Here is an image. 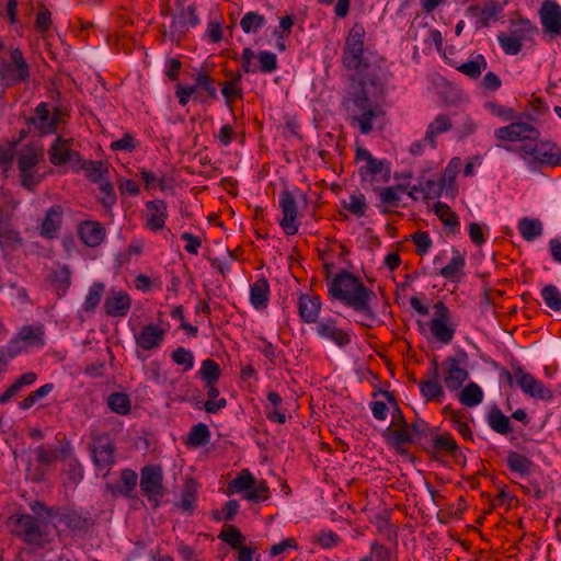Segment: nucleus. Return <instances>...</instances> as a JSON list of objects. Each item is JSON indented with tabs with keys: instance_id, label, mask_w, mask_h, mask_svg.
Segmentation results:
<instances>
[{
	"instance_id": "nucleus-1",
	"label": "nucleus",
	"mask_w": 561,
	"mask_h": 561,
	"mask_svg": "<svg viewBox=\"0 0 561 561\" xmlns=\"http://www.w3.org/2000/svg\"><path fill=\"white\" fill-rule=\"evenodd\" d=\"M380 87L378 77L367 73L358 79L357 84L353 85V90L343 100L350 124L357 127L363 135L373 130V121L379 114L369 94L377 92Z\"/></svg>"
},
{
	"instance_id": "nucleus-2",
	"label": "nucleus",
	"mask_w": 561,
	"mask_h": 561,
	"mask_svg": "<svg viewBox=\"0 0 561 561\" xmlns=\"http://www.w3.org/2000/svg\"><path fill=\"white\" fill-rule=\"evenodd\" d=\"M329 295L359 313L365 320H377V313L371 306L377 298L376 294L352 273L342 271L335 275L329 284Z\"/></svg>"
},
{
	"instance_id": "nucleus-3",
	"label": "nucleus",
	"mask_w": 561,
	"mask_h": 561,
	"mask_svg": "<svg viewBox=\"0 0 561 561\" xmlns=\"http://www.w3.org/2000/svg\"><path fill=\"white\" fill-rule=\"evenodd\" d=\"M5 526L13 537L34 550L51 542L45 523L32 514L16 512L7 518Z\"/></svg>"
},
{
	"instance_id": "nucleus-4",
	"label": "nucleus",
	"mask_w": 561,
	"mask_h": 561,
	"mask_svg": "<svg viewBox=\"0 0 561 561\" xmlns=\"http://www.w3.org/2000/svg\"><path fill=\"white\" fill-rule=\"evenodd\" d=\"M510 152H516L533 172H538L545 165L556 167L561 164V149L550 141L525 142L518 148L510 145H497Z\"/></svg>"
},
{
	"instance_id": "nucleus-5",
	"label": "nucleus",
	"mask_w": 561,
	"mask_h": 561,
	"mask_svg": "<svg viewBox=\"0 0 561 561\" xmlns=\"http://www.w3.org/2000/svg\"><path fill=\"white\" fill-rule=\"evenodd\" d=\"M537 26L526 18L512 20L507 34L497 36L499 44L506 55H517L527 43H533Z\"/></svg>"
},
{
	"instance_id": "nucleus-6",
	"label": "nucleus",
	"mask_w": 561,
	"mask_h": 561,
	"mask_svg": "<svg viewBox=\"0 0 561 561\" xmlns=\"http://www.w3.org/2000/svg\"><path fill=\"white\" fill-rule=\"evenodd\" d=\"M31 67L20 48L10 51L9 59L0 60V83L4 88H12L28 82Z\"/></svg>"
},
{
	"instance_id": "nucleus-7",
	"label": "nucleus",
	"mask_w": 561,
	"mask_h": 561,
	"mask_svg": "<svg viewBox=\"0 0 561 561\" xmlns=\"http://www.w3.org/2000/svg\"><path fill=\"white\" fill-rule=\"evenodd\" d=\"M365 28L362 24H354L350 30L342 55L343 66L348 70H355L360 75L368 65L364 61Z\"/></svg>"
},
{
	"instance_id": "nucleus-8",
	"label": "nucleus",
	"mask_w": 561,
	"mask_h": 561,
	"mask_svg": "<svg viewBox=\"0 0 561 561\" xmlns=\"http://www.w3.org/2000/svg\"><path fill=\"white\" fill-rule=\"evenodd\" d=\"M72 446L66 440L60 448L48 445H41L35 450L37 467L31 473V479L35 482L43 481L47 469L54 465L59 458L67 459L72 455Z\"/></svg>"
},
{
	"instance_id": "nucleus-9",
	"label": "nucleus",
	"mask_w": 561,
	"mask_h": 561,
	"mask_svg": "<svg viewBox=\"0 0 561 561\" xmlns=\"http://www.w3.org/2000/svg\"><path fill=\"white\" fill-rule=\"evenodd\" d=\"M140 490L153 507L160 505V500L167 493L163 485V472L160 466H145L140 470Z\"/></svg>"
},
{
	"instance_id": "nucleus-10",
	"label": "nucleus",
	"mask_w": 561,
	"mask_h": 561,
	"mask_svg": "<svg viewBox=\"0 0 561 561\" xmlns=\"http://www.w3.org/2000/svg\"><path fill=\"white\" fill-rule=\"evenodd\" d=\"M507 381L512 385L515 382L526 394L538 398L543 401H550L553 398L550 389L545 387L541 381L537 380L533 375L525 373L522 367H513L512 373L505 371Z\"/></svg>"
},
{
	"instance_id": "nucleus-11",
	"label": "nucleus",
	"mask_w": 561,
	"mask_h": 561,
	"mask_svg": "<svg viewBox=\"0 0 561 561\" xmlns=\"http://www.w3.org/2000/svg\"><path fill=\"white\" fill-rule=\"evenodd\" d=\"M435 316L430 322L432 335L443 344H449L455 335L456 325L451 320V313L443 301L434 304Z\"/></svg>"
},
{
	"instance_id": "nucleus-12",
	"label": "nucleus",
	"mask_w": 561,
	"mask_h": 561,
	"mask_svg": "<svg viewBox=\"0 0 561 561\" xmlns=\"http://www.w3.org/2000/svg\"><path fill=\"white\" fill-rule=\"evenodd\" d=\"M90 451L98 470L108 471L115 463L116 447L107 434L91 433Z\"/></svg>"
},
{
	"instance_id": "nucleus-13",
	"label": "nucleus",
	"mask_w": 561,
	"mask_h": 561,
	"mask_svg": "<svg viewBox=\"0 0 561 561\" xmlns=\"http://www.w3.org/2000/svg\"><path fill=\"white\" fill-rule=\"evenodd\" d=\"M278 204L282 210L279 226L286 236L296 234L299 230L300 222L298 219V204L294 193L287 188L283 190L279 194Z\"/></svg>"
},
{
	"instance_id": "nucleus-14",
	"label": "nucleus",
	"mask_w": 561,
	"mask_h": 561,
	"mask_svg": "<svg viewBox=\"0 0 561 561\" xmlns=\"http://www.w3.org/2000/svg\"><path fill=\"white\" fill-rule=\"evenodd\" d=\"M467 358V354L461 352L457 356H449L443 362L444 370V382L449 391L459 390L463 382L468 379L469 373L462 367L463 362Z\"/></svg>"
},
{
	"instance_id": "nucleus-15",
	"label": "nucleus",
	"mask_w": 561,
	"mask_h": 561,
	"mask_svg": "<svg viewBox=\"0 0 561 561\" xmlns=\"http://www.w3.org/2000/svg\"><path fill=\"white\" fill-rule=\"evenodd\" d=\"M494 136L500 141H537L540 131L531 124L513 122L507 126L495 129Z\"/></svg>"
},
{
	"instance_id": "nucleus-16",
	"label": "nucleus",
	"mask_w": 561,
	"mask_h": 561,
	"mask_svg": "<svg viewBox=\"0 0 561 561\" xmlns=\"http://www.w3.org/2000/svg\"><path fill=\"white\" fill-rule=\"evenodd\" d=\"M185 1L186 0H176L175 4L178 8H181V13L173 15L170 25L171 36L176 39H182L190 27H196L199 24L195 4H190L185 8Z\"/></svg>"
},
{
	"instance_id": "nucleus-17",
	"label": "nucleus",
	"mask_w": 561,
	"mask_h": 561,
	"mask_svg": "<svg viewBox=\"0 0 561 561\" xmlns=\"http://www.w3.org/2000/svg\"><path fill=\"white\" fill-rule=\"evenodd\" d=\"M314 331L320 339L332 342L340 348L351 344V334L348 331L337 325V320L331 317L323 318L314 323Z\"/></svg>"
},
{
	"instance_id": "nucleus-18",
	"label": "nucleus",
	"mask_w": 561,
	"mask_h": 561,
	"mask_svg": "<svg viewBox=\"0 0 561 561\" xmlns=\"http://www.w3.org/2000/svg\"><path fill=\"white\" fill-rule=\"evenodd\" d=\"M73 144V138L66 139L61 136H58L48 149L50 163L55 167H59L66 163L81 162L82 159L80 153L72 149Z\"/></svg>"
},
{
	"instance_id": "nucleus-19",
	"label": "nucleus",
	"mask_w": 561,
	"mask_h": 561,
	"mask_svg": "<svg viewBox=\"0 0 561 561\" xmlns=\"http://www.w3.org/2000/svg\"><path fill=\"white\" fill-rule=\"evenodd\" d=\"M540 23L547 34L561 33V7L553 0H545L539 9Z\"/></svg>"
},
{
	"instance_id": "nucleus-20",
	"label": "nucleus",
	"mask_w": 561,
	"mask_h": 561,
	"mask_svg": "<svg viewBox=\"0 0 561 561\" xmlns=\"http://www.w3.org/2000/svg\"><path fill=\"white\" fill-rule=\"evenodd\" d=\"M104 312L111 318H125L131 308V298L124 290H111L103 304Z\"/></svg>"
},
{
	"instance_id": "nucleus-21",
	"label": "nucleus",
	"mask_w": 561,
	"mask_h": 561,
	"mask_svg": "<svg viewBox=\"0 0 561 561\" xmlns=\"http://www.w3.org/2000/svg\"><path fill=\"white\" fill-rule=\"evenodd\" d=\"M26 125L38 134L45 136L56 133V126L50 117L49 105L41 102L34 110V114L26 118Z\"/></svg>"
},
{
	"instance_id": "nucleus-22",
	"label": "nucleus",
	"mask_w": 561,
	"mask_h": 561,
	"mask_svg": "<svg viewBox=\"0 0 561 561\" xmlns=\"http://www.w3.org/2000/svg\"><path fill=\"white\" fill-rule=\"evenodd\" d=\"M55 518L60 524H64L75 535L85 534L92 526V522L88 516L82 515L80 512L71 508H59Z\"/></svg>"
},
{
	"instance_id": "nucleus-23",
	"label": "nucleus",
	"mask_w": 561,
	"mask_h": 561,
	"mask_svg": "<svg viewBox=\"0 0 561 561\" xmlns=\"http://www.w3.org/2000/svg\"><path fill=\"white\" fill-rule=\"evenodd\" d=\"M165 337V330L149 323L135 334L136 345L144 351H152L161 346Z\"/></svg>"
},
{
	"instance_id": "nucleus-24",
	"label": "nucleus",
	"mask_w": 561,
	"mask_h": 561,
	"mask_svg": "<svg viewBox=\"0 0 561 561\" xmlns=\"http://www.w3.org/2000/svg\"><path fill=\"white\" fill-rule=\"evenodd\" d=\"M322 302L318 295L301 293L298 298V314L304 323H317Z\"/></svg>"
},
{
	"instance_id": "nucleus-25",
	"label": "nucleus",
	"mask_w": 561,
	"mask_h": 561,
	"mask_svg": "<svg viewBox=\"0 0 561 561\" xmlns=\"http://www.w3.org/2000/svg\"><path fill=\"white\" fill-rule=\"evenodd\" d=\"M78 236L84 245L95 248L103 243L106 231L99 221L84 220L78 226Z\"/></svg>"
},
{
	"instance_id": "nucleus-26",
	"label": "nucleus",
	"mask_w": 561,
	"mask_h": 561,
	"mask_svg": "<svg viewBox=\"0 0 561 561\" xmlns=\"http://www.w3.org/2000/svg\"><path fill=\"white\" fill-rule=\"evenodd\" d=\"M145 226L151 231L163 229L168 217L167 203L163 199H154L146 203Z\"/></svg>"
},
{
	"instance_id": "nucleus-27",
	"label": "nucleus",
	"mask_w": 561,
	"mask_h": 561,
	"mask_svg": "<svg viewBox=\"0 0 561 561\" xmlns=\"http://www.w3.org/2000/svg\"><path fill=\"white\" fill-rule=\"evenodd\" d=\"M64 217V209L60 205H54L46 211L39 233L46 239H56L59 234Z\"/></svg>"
},
{
	"instance_id": "nucleus-28",
	"label": "nucleus",
	"mask_w": 561,
	"mask_h": 561,
	"mask_svg": "<svg viewBox=\"0 0 561 561\" xmlns=\"http://www.w3.org/2000/svg\"><path fill=\"white\" fill-rule=\"evenodd\" d=\"M451 121L447 114L440 113L435 119L427 126L424 141H426L431 148L435 149L437 146L436 137L451 129Z\"/></svg>"
},
{
	"instance_id": "nucleus-29",
	"label": "nucleus",
	"mask_w": 561,
	"mask_h": 561,
	"mask_svg": "<svg viewBox=\"0 0 561 561\" xmlns=\"http://www.w3.org/2000/svg\"><path fill=\"white\" fill-rule=\"evenodd\" d=\"M270 300V285L266 278H259L251 285L250 288V302L260 310L267 307Z\"/></svg>"
},
{
	"instance_id": "nucleus-30",
	"label": "nucleus",
	"mask_w": 561,
	"mask_h": 561,
	"mask_svg": "<svg viewBox=\"0 0 561 561\" xmlns=\"http://www.w3.org/2000/svg\"><path fill=\"white\" fill-rule=\"evenodd\" d=\"M138 476L131 469H124L121 472V484H116L112 488L114 495H123L128 499H133V492L137 485Z\"/></svg>"
},
{
	"instance_id": "nucleus-31",
	"label": "nucleus",
	"mask_w": 561,
	"mask_h": 561,
	"mask_svg": "<svg viewBox=\"0 0 561 561\" xmlns=\"http://www.w3.org/2000/svg\"><path fill=\"white\" fill-rule=\"evenodd\" d=\"M488 425L501 435H507L512 432L510 419L502 412L497 405H493L486 416Z\"/></svg>"
},
{
	"instance_id": "nucleus-32",
	"label": "nucleus",
	"mask_w": 561,
	"mask_h": 561,
	"mask_svg": "<svg viewBox=\"0 0 561 561\" xmlns=\"http://www.w3.org/2000/svg\"><path fill=\"white\" fill-rule=\"evenodd\" d=\"M376 191L383 205L397 208L401 206V194L407 192V187L402 184H398L396 186L377 188Z\"/></svg>"
},
{
	"instance_id": "nucleus-33",
	"label": "nucleus",
	"mask_w": 561,
	"mask_h": 561,
	"mask_svg": "<svg viewBox=\"0 0 561 561\" xmlns=\"http://www.w3.org/2000/svg\"><path fill=\"white\" fill-rule=\"evenodd\" d=\"M507 467L512 472H516L520 476H527L531 471L533 461L526 456L518 454L517 451H508L507 454Z\"/></svg>"
},
{
	"instance_id": "nucleus-34",
	"label": "nucleus",
	"mask_w": 561,
	"mask_h": 561,
	"mask_svg": "<svg viewBox=\"0 0 561 561\" xmlns=\"http://www.w3.org/2000/svg\"><path fill=\"white\" fill-rule=\"evenodd\" d=\"M18 336L30 346L41 347L45 344L43 325H24L19 330Z\"/></svg>"
},
{
	"instance_id": "nucleus-35",
	"label": "nucleus",
	"mask_w": 561,
	"mask_h": 561,
	"mask_svg": "<svg viewBox=\"0 0 561 561\" xmlns=\"http://www.w3.org/2000/svg\"><path fill=\"white\" fill-rule=\"evenodd\" d=\"M420 392L426 402L434 401L440 403L445 397L444 388L438 380H422L420 382Z\"/></svg>"
},
{
	"instance_id": "nucleus-36",
	"label": "nucleus",
	"mask_w": 561,
	"mask_h": 561,
	"mask_svg": "<svg viewBox=\"0 0 561 561\" xmlns=\"http://www.w3.org/2000/svg\"><path fill=\"white\" fill-rule=\"evenodd\" d=\"M488 67V62L483 55L479 54L473 59L468 60L457 67V70L469 77L470 79H478L482 71Z\"/></svg>"
},
{
	"instance_id": "nucleus-37",
	"label": "nucleus",
	"mask_w": 561,
	"mask_h": 561,
	"mask_svg": "<svg viewBox=\"0 0 561 561\" xmlns=\"http://www.w3.org/2000/svg\"><path fill=\"white\" fill-rule=\"evenodd\" d=\"M460 403L465 407H476L483 400L482 389L474 382L467 385L458 394Z\"/></svg>"
},
{
	"instance_id": "nucleus-38",
	"label": "nucleus",
	"mask_w": 561,
	"mask_h": 561,
	"mask_svg": "<svg viewBox=\"0 0 561 561\" xmlns=\"http://www.w3.org/2000/svg\"><path fill=\"white\" fill-rule=\"evenodd\" d=\"M468 10L472 12L473 15L478 16L482 26H488L490 21L499 14L501 8L496 2L490 1L483 7L471 5Z\"/></svg>"
},
{
	"instance_id": "nucleus-39",
	"label": "nucleus",
	"mask_w": 561,
	"mask_h": 561,
	"mask_svg": "<svg viewBox=\"0 0 561 561\" xmlns=\"http://www.w3.org/2000/svg\"><path fill=\"white\" fill-rule=\"evenodd\" d=\"M104 291L105 285L101 282H94L89 287L88 295L85 296V299L82 304V309L88 313L94 312L102 299Z\"/></svg>"
},
{
	"instance_id": "nucleus-40",
	"label": "nucleus",
	"mask_w": 561,
	"mask_h": 561,
	"mask_svg": "<svg viewBox=\"0 0 561 561\" xmlns=\"http://www.w3.org/2000/svg\"><path fill=\"white\" fill-rule=\"evenodd\" d=\"M518 231L524 240L534 241L542 234V224L539 219L523 218L518 222Z\"/></svg>"
},
{
	"instance_id": "nucleus-41",
	"label": "nucleus",
	"mask_w": 561,
	"mask_h": 561,
	"mask_svg": "<svg viewBox=\"0 0 561 561\" xmlns=\"http://www.w3.org/2000/svg\"><path fill=\"white\" fill-rule=\"evenodd\" d=\"M379 176L382 181L390 179V168L385 160H378L375 157L360 168V174Z\"/></svg>"
},
{
	"instance_id": "nucleus-42",
	"label": "nucleus",
	"mask_w": 561,
	"mask_h": 561,
	"mask_svg": "<svg viewBox=\"0 0 561 561\" xmlns=\"http://www.w3.org/2000/svg\"><path fill=\"white\" fill-rule=\"evenodd\" d=\"M209 439L210 431L208 426L204 423H198L191 428L185 444L187 446L198 447L208 444Z\"/></svg>"
},
{
	"instance_id": "nucleus-43",
	"label": "nucleus",
	"mask_w": 561,
	"mask_h": 561,
	"mask_svg": "<svg viewBox=\"0 0 561 561\" xmlns=\"http://www.w3.org/2000/svg\"><path fill=\"white\" fill-rule=\"evenodd\" d=\"M433 449L437 453L445 451L450 456H456L459 447L450 433L438 434L433 437Z\"/></svg>"
},
{
	"instance_id": "nucleus-44",
	"label": "nucleus",
	"mask_w": 561,
	"mask_h": 561,
	"mask_svg": "<svg viewBox=\"0 0 561 561\" xmlns=\"http://www.w3.org/2000/svg\"><path fill=\"white\" fill-rule=\"evenodd\" d=\"M197 488L193 480L185 483L179 506L185 513L193 514L196 507Z\"/></svg>"
},
{
	"instance_id": "nucleus-45",
	"label": "nucleus",
	"mask_w": 561,
	"mask_h": 561,
	"mask_svg": "<svg viewBox=\"0 0 561 561\" xmlns=\"http://www.w3.org/2000/svg\"><path fill=\"white\" fill-rule=\"evenodd\" d=\"M218 538L234 550L244 546L245 541L244 535L233 525H225Z\"/></svg>"
},
{
	"instance_id": "nucleus-46",
	"label": "nucleus",
	"mask_w": 561,
	"mask_h": 561,
	"mask_svg": "<svg viewBox=\"0 0 561 561\" xmlns=\"http://www.w3.org/2000/svg\"><path fill=\"white\" fill-rule=\"evenodd\" d=\"M107 405L116 414L126 415L130 412L131 402L124 392H113L107 398Z\"/></svg>"
},
{
	"instance_id": "nucleus-47",
	"label": "nucleus",
	"mask_w": 561,
	"mask_h": 561,
	"mask_svg": "<svg viewBox=\"0 0 561 561\" xmlns=\"http://www.w3.org/2000/svg\"><path fill=\"white\" fill-rule=\"evenodd\" d=\"M81 168L85 172L88 180L92 183L101 182L108 170V167L104 161L93 160L83 161Z\"/></svg>"
},
{
	"instance_id": "nucleus-48",
	"label": "nucleus",
	"mask_w": 561,
	"mask_h": 561,
	"mask_svg": "<svg viewBox=\"0 0 561 561\" xmlns=\"http://www.w3.org/2000/svg\"><path fill=\"white\" fill-rule=\"evenodd\" d=\"M39 158L35 147L25 146L18 157V168L20 172H25L34 169L38 163Z\"/></svg>"
},
{
	"instance_id": "nucleus-49",
	"label": "nucleus",
	"mask_w": 561,
	"mask_h": 561,
	"mask_svg": "<svg viewBox=\"0 0 561 561\" xmlns=\"http://www.w3.org/2000/svg\"><path fill=\"white\" fill-rule=\"evenodd\" d=\"M465 264V256L459 251H454V255L449 263L439 271V274L444 278L453 280L460 274Z\"/></svg>"
},
{
	"instance_id": "nucleus-50",
	"label": "nucleus",
	"mask_w": 561,
	"mask_h": 561,
	"mask_svg": "<svg viewBox=\"0 0 561 561\" xmlns=\"http://www.w3.org/2000/svg\"><path fill=\"white\" fill-rule=\"evenodd\" d=\"M254 477L248 470H243L236 479L228 483L229 494L249 492L254 486Z\"/></svg>"
},
{
	"instance_id": "nucleus-51",
	"label": "nucleus",
	"mask_w": 561,
	"mask_h": 561,
	"mask_svg": "<svg viewBox=\"0 0 561 561\" xmlns=\"http://www.w3.org/2000/svg\"><path fill=\"white\" fill-rule=\"evenodd\" d=\"M198 375L205 383H217L221 375V369L216 360L207 358L202 363Z\"/></svg>"
},
{
	"instance_id": "nucleus-52",
	"label": "nucleus",
	"mask_w": 561,
	"mask_h": 561,
	"mask_svg": "<svg viewBox=\"0 0 561 561\" xmlns=\"http://www.w3.org/2000/svg\"><path fill=\"white\" fill-rule=\"evenodd\" d=\"M205 387L207 388L208 400L204 403V409L208 413H217L227 405V400L224 398L216 400L219 396L216 383H205Z\"/></svg>"
},
{
	"instance_id": "nucleus-53",
	"label": "nucleus",
	"mask_w": 561,
	"mask_h": 561,
	"mask_svg": "<svg viewBox=\"0 0 561 561\" xmlns=\"http://www.w3.org/2000/svg\"><path fill=\"white\" fill-rule=\"evenodd\" d=\"M241 78L242 75L238 72L230 81L225 82L222 85L221 93L229 106L234 99L242 98V89L240 87Z\"/></svg>"
},
{
	"instance_id": "nucleus-54",
	"label": "nucleus",
	"mask_w": 561,
	"mask_h": 561,
	"mask_svg": "<svg viewBox=\"0 0 561 561\" xmlns=\"http://www.w3.org/2000/svg\"><path fill=\"white\" fill-rule=\"evenodd\" d=\"M434 211L443 224L451 229L459 227L457 215L450 209V207L442 202L434 204Z\"/></svg>"
},
{
	"instance_id": "nucleus-55",
	"label": "nucleus",
	"mask_w": 561,
	"mask_h": 561,
	"mask_svg": "<svg viewBox=\"0 0 561 561\" xmlns=\"http://www.w3.org/2000/svg\"><path fill=\"white\" fill-rule=\"evenodd\" d=\"M541 297L548 308L553 311H561V291L557 286L550 284L541 289Z\"/></svg>"
},
{
	"instance_id": "nucleus-56",
	"label": "nucleus",
	"mask_w": 561,
	"mask_h": 561,
	"mask_svg": "<svg viewBox=\"0 0 561 561\" xmlns=\"http://www.w3.org/2000/svg\"><path fill=\"white\" fill-rule=\"evenodd\" d=\"M265 22L266 21L263 15L256 12H248L242 16L240 26L247 34L256 33L265 24Z\"/></svg>"
},
{
	"instance_id": "nucleus-57",
	"label": "nucleus",
	"mask_w": 561,
	"mask_h": 561,
	"mask_svg": "<svg viewBox=\"0 0 561 561\" xmlns=\"http://www.w3.org/2000/svg\"><path fill=\"white\" fill-rule=\"evenodd\" d=\"M54 389L53 383H46L35 391H32L26 398L19 402V407L22 410L31 409L37 401L49 394Z\"/></svg>"
},
{
	"instance_id": "nucleus-58",
	"label": "nucleus",
	"mask_w": 561,
	"mask_h": 561,
	"mask_svg": "<svg viewBox=\"0 0 561 561\" xmlns=\"http://www.w3.org/2000/svg\"><path fill=\"white\" fill-rule=\"evenodd\" d=\"M344 208L357 217L365 215L367 204L363 194H353L350 196L347 202L343 203Z\"/></svg>"
},
{
	"instance_id": "nucleus-59",
	"label": "nucleus",
	"mask_w": 561,
	"mask_h": 561,
	"mask_svg": "<svg viewBox=\"0 0 561 561\" xmlns=\"http://www.w3.org/2000/svg\"><path fill=\"white\" fill-rule=\"evenodd\" d=\"M270 497V490L265 481L254 482V486L244 493V499L250 502H264Z\"/></svg>"
},
{
	"instance_id": "nucleus-60",
	"label": "nucleus",
	"mask_w": 561,
	"mask_h": 561,
	"mask_svg": "<svg viewBox=\"0 0 561 561\" xmlns=\"http://www.w3.org/2000/svg\"><path fill=\"white\" fill-rule=\"evenodd\" d=\"M100 191L103 196L100 198L101 204L106 209H112L117 202L114 185L108 181L101 182Z\"/></svg>"
},
{
	"instance_id": "nucleus-61",
	"label": "nucleus",
	"mask_w": 561,
	"mask_h": 561,
	"mask_svg": "<svg viewBox=\"0 0 561 561\" xmlns=\"http://www.w3.org/2000/svg\"><path fill=\"white\" fill-rule=\"evenodd\" d=\"M484 107L492 115L500 117L504 122L512 121L515 117V111L513 108L506 107L496 102H486Z\"/></svg>"
},
{
	"instance_id": "nucleus-62",
	"label": "nucleus",
	"mask_w": 561,
	"mask_h": 561,
	"mask_svg": "<svg viewBox=\"0 0 561 561\" xmlns=\"http://www.w3.org/2000/svg\"><path fill=\"white\" fill-rule=\"evenodd\" d=\"M171 357L174 363L184 366V370H190L194 366L193 353L184 347L176 348Z\"/></svg>"
},
{
	"instance_id": "nucleus-63",
	"label": "nucleus",
	"mask_w": 561,
	"mask_h": 561,
	"mask_svg": "<svg viewBox=\"0 0 561 561\" xmlns=\"http://www.w3.org/2000/svg\"><path fill=\"white\" fill-rule=\"evenodd\" d=\"M260 70L264 73L273 72L277 69V57L271 51H260L257 55Z\"/></svg>"
},
{
	"instance_id": "nucleus-64",
	"label": "nucleus",
	"mask_w": 561,
	"mask_h": 561,
	"mask_svg": "<svg viewBox=\"0 0 561 561\" xmlns=\"http://www.w3.org/2000/svg\"><path fill=\"white\" fill-rule=\"evenodd\" d=\"M71 283L70 271L67 265H64L58 272L54 274V284L59 293L62 295L69 288Z\"/></svg>"
}]
</instances>
